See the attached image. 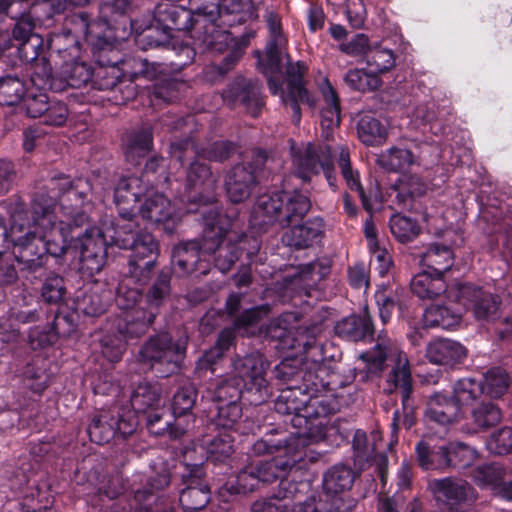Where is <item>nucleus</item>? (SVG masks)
<instances>
[{"label":"nucleus","instance_id":"nucleus-1","mask_svg":"<svg viewBox=\"0 0 512 512\" xmlns=\"http://www.w3.org/2000/svg\"><path fill=\"white\" fill-rule=\"evenodd\" d=\"M265 18L269 40L264 53L256 52L258 68L268 76L270 91L273 94L281 92L283 103L290 106L293 120L298 124L301 119L299 104L314 106V100L303 83L306 66L301 62H290L288 55L285 54L286 39L282 33L279 16L274 12H267Z\"/></svg>","mask_w":512,"mask_h":512},{"label":"nucleus","instance_id":"nucleus-2","mask_svg":"<svg viewBox=\"0 0 512 512\" xmlns=\"http://www.w3.org/2000/svg\"><path fill=\"white\" fill-rule=\"evenodd\" d=\"M291 151L295 175L304 182H309L312 176L323 172L329 185L333 188L336 187V177L332 154L333 152L337 153V163L348 187L358 192L366 210L371 209L369 200L359 182L358 173L353 171L351 167L350 154L346 147L332 148L327 143L308 142L298 147L293 146Z\"/></svg>","mask_w":512,"mask_h":512},{"label":"nucleus","instance_id":"nucleus-3","mask_svg":"<svg viewBox=\"0 0 512 512\" xmlns=\"http://www.w3.org/2000/svg\"><path fill=\"white\" fill-rule=\"evenodd\" d=\"M388 357L395 358V364L389 373L385 391L391 394L399 390L403 407V415H401L398 410L394 412L392 425L394 429H398L400 424L404 425L406 428H410L414 424V407L410 401L412 377L409 360L406 354L401 352L390 339H381L373 350L361 355L370 373L382 371Z\"/></svg>","mask_w":512,"mask_h":512},{"label":"nucleus","instance_id":"nucleus-4","mask_svg":"<svg viewBox=\"0 0 512 512\" xmlns=\"http://www.w3.org/2000/svg\"><path fill=\"white\" fill-rule=\"evenodd\" d=\"M106 233L112 244L132 250L129 273L137 281L144 283L155 267L158 254L157 243L153 236L138 229V223L131 218V214L125 208L120 209V218L110 223Z\"/></svg>","mask_w":512,"mask_h":512},{"label":"nucleus","instance_id":"nucleus-5","mask_svg":"<svg viewBox=\"0 0 512 512\" xmlns=\"http://www.w3.org/2000/svg\"><path fill=\"white\" fill-rule=\"evenodd\" d=\"M310 208V199L298 192L262 194L254 204L250 223L258 230H266L274 224L284 228L302 220Z\"/></svg>","mask_w":512,"mask_h":512},{"label":"nucleus","instance_id":"nucleus-6","mask_svg":"<svg viewBox=\"0 0 512 512\" xmlns=\"http://www.w3.org/2000/svg\"><path fill=\"white\" fill-rule=\"evenodd\" d=\"M11 225L8 237L13 243L12 253L16 261L28 270H36L43 265L45 245L39 231L33 227L24 203L20 200L11 202L8 207Z\"/></svg>","mask_w":512,"mask_h":512},{"label":"nucleus","instance_id":"nucleus-7","mask_svg":"<svg viewBox=\"0 0 512 512\" xmlns=\"http://www.w3.org/2000/svg\"><path fill=\"white\" fill-rule=\"evenodd\" d=\"M316 391L306 384L282 389L275 400V411L291 417L292 426H303L309 417L330 415L334 411L331 401L315 395Z\"/></svg>","mask_w":512,"mask_h":512},{"label":"nucleus","instance_id":"nucleus-8","mask_svg":"<svg viewBox=\"0 0 512 512\" xmlns=\"http://www.w3.org/2000/svg\"><path fill=\"white\" fill-rule=\"evenodd\" d=\"M54 197L38 195L32 202L33 227L39 231L45 245V254L60 256L65 253L67 243L73 238L71 225L63 220L56 221Z\"/></svg>","mask_w":512,"mask_h":512},{"label":"nucleus","instance_id":"nucleus-9","mask_svg":"<svg viewBox=\"0 0 512 512\" xmlns=\"http://www.w3.org/2000/svg\"><path fill=\"white\" fill-rule=\"evenodd\" d=\"M326 417H309L303 426H293L297 431L290 435L278 430L266 433L263 438L253 444L252 451L255 455L262 456L282 449H287L290 452L299 445L298 442L304 445L318 443L326 435Z\"/></svg>","mask_w":512,"mask_h":512},{"label":"nucleus","instance_id":"nucleus-10","mask_svg":"<svg viewBox=\"0 0 512 512\" xmlns=\"http://www.w3.org/2000/svg\"><path fill=\"white\" fill-rule=\"evenodd\" d=\"M254 32H249L236 40L230 32L219 29L215 24L205 26V35L202 42L213 52H227L221 65H211L206 68L205 76L210 81H216L224 77L243 55V50L248 46Z\"/></svg>","mask_w":512,"mask_h":512},{"label":"nucleus","instance_id":"nucleus-11","mask_svg":"<svg viewBox=\"0 0 512 512\" xmlns=\"http://www.w3.org/2000/svg\"><path fill=\"white\" fill-rule=\"evenodd\" d=\"M205 222L203 233V252L217 253L215 264L223 273L229 271L239 258V251L234 245L223 246V240L230 235V220L215 209L202 212Z\"/></svg>","mask_w":512,"mask_h":512},{"label":"nucleus","instance_id":"nucleus-12","mask_svg":"<svg viewBox=\"0 0 512 512\" xmlns=\"http://www.w3.org/2000/svg\"><path fill=\"white\" fill-rule=\"evenodd\" d=\"M142 295L136 288L121 286L116 296L117 306L125 311L123 323L118 331L125 339H134L144 335L153 323L156 313L139 306Z\"/></svg>","mask_w":512,"mask_h":512},{"label":"nucleus","instance_id":"nucleus-13","mask_svg":"<svg viewBox=\"0 0 512 512\" xmlns=\"http://www.w3.org/2000/svg\"><path fill=\"white\" fill-rule=\"evenodd\" d=\"M64 193L59 197V205L63 214L67 217L66 223L82 226L88 222L89 213L93 209V203L88 195L91 191L87 181L78 180L72 186L67 177L53 179L51 183Z\"/></svg>","mask_w":512,"mask_h":512},{"label":"nucleus","instance_id":"nucleus-14","mask_svg":"<svg viewBox=\"0 0 512 512\" xmlns=\"http://www.w3.org/2000/svg\"><path fill=\"white\" fill-rule=\"evenodd\" d=\"M186 351V341L174 342L167 333H162L149 340L141 347L139 361L148 365L151 369L155 365L167 366V370L159 371L163 375L173 373L178 369L179 364Z\"/></svg>","mask_w":512,"mask_h":512},{"label":"nucleus","instance_id":"nucleus-15","mask_svg":"<svg viewBox=\"0 0 512 512\" xmlns=\"http://www.w3.org/2000/svg\"><path fill=\"white\" fill-rule=\"evenodd\" d=\"M267 160V155L259 151L252 163L237 164L226 173L224 188L232 203H242L250 198L257 185V171Z\"/></svg>","mask_w":512,"mask_h":512},{"label":"nucleus","instance_id":"nucleus-16","mask_svg":"<svg viewBox=\"0 0 512 512\" xmlns=\"http://www.w3.org/2000/svg\"><path fill=\"white\" fill-rule=\"evenodd\" d=\"M266 368L267 364L260 354L247 355L234 362L236 376L233 378L242 381L247 393L255 396L251 401L256 404L266 401L271 395L265 378Z\"/></svg>","mask_w":512,"mask_h":512},{"label":"nucleus","instance_id":"nucleus-17","mask_svg":"<svg viewBox=\"0 0 512 512\" xmlns=\"http://www.w3.org/2000/svg\"><path fill=\"white\" fill-rule=\"evenodd\" d=\"M448 297L471 309L474 316L481 320L493 319L496 315L500 299L497 295L485 292L471 284H457L448 290Z\"/></svg>","mask_w":512,"mask_h":512},{"label":"nucleus","instance_id":"nucleus-18","mask_svg":"<svg viewBox=\"0 0 512 512\" xmlns=\"http://www.w3.org/2000/svg\"><path fill=\"white\" fill-rule=\"evenodd\" d=\"M189 452L184 454V465L186 472L183 474L184 480L188 483L187 488L180 494V504L184 511L195 512L206 507L210 501V489L203 481L204 470L202 462H188Z\"/></svg>","mask_w":512,"mask_h":512},{"label":"nucleus","instance_id":"nucleus-19","mask_svg":"<svg viewBox=\"0 0 512 512\" xmlns=\"http://www.w3.org/2000/svg\"><path fill=\"white\" fill-rule=\"evenodd\" d=\"M106 225L103 230L91 228L78 240L80 243V269L82 272L92 276L99 273L106 263V244L109 238L106 233Z\"/></svg>","mask_w":512,"mask_h":512},{"label":"nucleus","instance_id":"nucleus-20","mask_svg":"<svg viewBox=\"0 0 512 512\" xmlns=\"http://www.w3.org/2000/svg\"><path fill=\"white\" fill-rule=\"evenodd\" d=\"M428 489L437 502L447 506H458L460 504L472 503L477 499L474 488L465 480L446 477L434 479L428 483Z\"/></svg>","mask_w":512,"mask_h":512},{"label":"nucleus","instance_id":"nucleus-21","mask_svg":"<svg viewBox=\"0 0 512 512\" xmlns=\"http://www.w3.org/2000/svg\"><path fill=\"white\" fill-rule=\"evenodd\" d=\"M223 98L229 104H241L253 117L258 116L264 106L258 82L237 77L224 91Z\"/></svg>","mask_w":512,"mask_h":512},{"label":"nucleus","instance_id":"nucleus-22","mask_svg":"<svg viewBox=\"0 0 512 512\" xmlns=\"http://www.w3.org/2000/svg\"><path fill=\"white\" fill-rule=\"evenodd\" d=\"M191 150L196 156L208 159L210 161L223 162L228 160L236 153V146L228 141H220L211 144L208 148L197 150L194 142L189 139L172 142L170 145V154L179 162H183L186 152Z\"/></svg>","mask_w":512,"mask_h":512},{"label":"nucleus","instance_id":"nucleus-23","mask_svg":"<svg viewBox=\"0 0 512 512\" xmlns=\"http://www.w3.org/2000/svg\"><path fill=\"white\" fill-rule=\"evenodd\" d=\"M324 234V222L320 217H314L306 222L295 225L287 230L282 241L295 249H306L313 246Z\"/></svg>","mask_w":512,"mask_h":512},{"label":"nucleus","instance_id":"nucleus-24","mask_svg":"<svg viewBox=\"0 0 512 512\" xmlns=\"http://www.w3.org/2000/svg\"><path fill=\"white\" fill-rule=\"evenodd\" d=\"M461 416L459 405L452 398L439 392L429 396L425 411L427 421L449 425L457 422Z\"/></svg>","mask_w":512,"mask_h":512},{"label":"nucleus","instance_id":"nucleus-25","mask_svg":"<svg viewBox=\"0 0 512 512\" xmlns=\"http://www.w3.org/2000/svg\"><path fill=\"white\" fill-rule=\"evenodd\" d=\"M467 351L460 343L448 339L435 340L427 346L426 357L434 364L454 366L463 361Z\"/></svg>","mask_w":512,"mask_h":512},{"label":"nucleus","instance_id":"nucleus-26","mask_svg":"<svg viewBox=\"0 0 512 512\" xmlns=\"http://www.w3.org/2000/svg\"><path fill=\"white\" fill-rule=\"evenodd\" d=\"M144 192L145 187L141 178L137 176H130L120 179L116 185L114 195L115 202L118 206V212L120 213L121 208H125L126 211L131 214V218L135 219L133 210ZM117 218H120V214Z\"/></svg>","mask_w":512,"mask_h":512},{"label":"nucleus","instance_id":"nucleus-27","mask_svg":"<svg viewBox=\"0 0 512 512\" xmlns=\"http://www.w3.org/2000/svg\"><path fill=\"white\" fill-rule=\"evenodd\" d=\"M459 242L454 241L449 244H433L427 251L422 255V263L427 268L431 269L435 274L442 275L448 271L454 260V254L452 251L453 246L461 245L462 238L457 236Z\"/></svg>","mask_w":512,"mask_h":512},{"label":"nucleus","instance_id":"nucleus-28","mask_svg":"<svg viewBox=\"0 0 512 512\" xmlns=\"http://www.w3.org/2000/svg\"><path fill=\"white\" fill-rule=\"evenodd\" d=\"M216 184L209 165L198 160L193 161L186 171V188L198 194L213 190Z\"/></svg>","mask_w":512,"mask_h":512},{"label":"nucleus","instance_id":"nucleus-29","mask_svg":"<svg viewBox=\"0 0 512 512\" xmlns=\"http://www.w3.org/2000/svg\"><path fill=\"white\" fill-rule=\"evenodd\" d=\"M261 483L258 477V470L255 462L244 465L235 478L228 480L221 489V492H227L230 495L246 494L252 492Z\"/></svg>","mask_w":512,"mask_h":512},{"label":"nucleus","instance_id":"nucleus-30","mask_svg":"<svg viewBox=\"0 0 512 512\" xmlns=\"http://www.w3.org/2000/svg\"><path fill=\"white\" fill-rule=\"evenodd\" d=\"M410 285L411 291L421 299L434 300L447 291L442 275L432 276L427 271L416 275Z\"/></svg>","mask_w":512,"mask_h":512},{"label":"nucleus","instance_id":"nucleus-31","mask_svg":"<svg viewBox=\"0 0 512 512\" xmlns=\"http://www.w3.org/2000/svg\"><path fill=\"white\" fill-rule=\"evenodd\" d=\"M131 406L136 413H145L149 409H156L161 403V389L149 383H139L132 392Z\"/></svg>","mask_w":512,"mask_h":512},{"label":"nucleus","instance_id":"nucleus-32","mask_svg":"<svg viewBox=\"0 0 512 512\" xmlns=\"http://www.w3.org/2000/svg\"><path fill=\"white\" fill-rule=\"evenodd\" d=\"M335 332L347 340L358 341L373 332L372 322L366 313L363 316L352 315L338 322Z\"/></svg>","mask_w":512,"mask_h":512},{"label":"nucleus","instance_id":"nucleus-33","mask_svg":"<svg viewBox=\"0 0 512 512\" xmlns=\"http://www.w3.org/2000/svg\"><path fill=\"white\" fill-rule=\"evenodd\" d=\"M110 298L109 291L94 286L78 297L77 309L88 316H99L106 311Z\"/></svg>","mask_w":512,"mask_h":512},{"label":"nucleus","instance_id":"nucleus-34","mask_svg":"<svg viewBox=\"0 0 512 512\" xmlns=\"http://www.w3.org/2000/svg\"><path fill=\"white\" fill-rule=\"evenodd\" d=\"M203 251V243L189 241L174 248L172 255L173 264L182 274H189L195 271L200 260V252Z\"/></svg>","mask_w":512,"mask_h":512},{"label":"nucleus","instance_id":"nucleus-35","mask_svg":"<svg viewBox=\"0 0 512 512\" xmlns=\"http://www.w3.org/2000/svg\"><path fill=\"white\" fill-rule=\"evenodd\" d=\"M354 481V473L343 465H335L330 468L323 478V490L329 495H338L351 488Z\"/></svg>","mask_w":512,"mask_h":512},{"label":"nucleus","instance_id":"nucleus-36","mask_svg":"<svg viewBox=\"0 0 512 512\" xmlns=\"http://www.w3.org/2000/svg\"><path fill=\"white\" fill-rule=\"evenodd\" d=\"M173 213L170 201L162 194L150 196L140 208L142 218L152 223L166 222L171 219Z\"/></svg>","mask_w":512,"mask_h":512},{"label":"nucleus","instance_id":"nucleus-37","mask_svg":"<svg viewBox=\"0 0 512 512\" xmlns=\"http://www.w3.org/2000/svg\"><path fill=\"white\" fill-rule=\"evenodd\" d=\"M152 147V129L144 127L129 133L125 139V156L130 162H137L145 156Z\"/></svg>","mask_w":512,"mask_h":512},{"label":"nucleus","instance_id":"nucleus-38","mask_svg":"<svg viewBox=\"0 0 512 512\" xmlns=\"http://www.w3.org/2000/svg\"><path fill=\"white\" fill-rule=\"evenodd\" d=\"M461 315L451 308L432 304L425 309L423 314V323L425 327H441L443 329L452 328L460 323Z\"/></svg>","mask_w":512,"mask_h":512},{"label":"nucleus","instance_id":"nucleus-39","mask_svg":"<svg viewBox=\"0 0 512 512\" xmlns=\"http://www.w3.org/2000/svg\"><path fill=\"white\" fill-rule=\"evenodd\" d=\"M446 455L447 469H464L472 464L478 458L477 451L461 442L449 443L444 445Z\"/></svg>","mask_w":512,"mask_h":512},{"label":"nucleus","instance_id":"nucleus-40","mask_svg":"<svg viewBox=\"0 0 512 512\" xmlns=\"http://www.w3.org/2000/svg\"><path fill=\"white\" fill-rule=\"evenodd\" d=\"M295 460L285 458H274L270 461H257L255 465L258 470V477L261 483L270 484L277 479L283 478L293 468Z\"/></svg>","mask_w":512,"mask_h":512},{"label":"nucleus","instance_id":"nucleus-41","mask_svg":"<svg viewBox=\"0 0 512 512\" xmlns=\"http://www.w3.org/2000/svg\"><path fill=\"white\" fill-rule=\"evenodd\" d=\"M164 418V413L155 411L148 415L147 426L151 433L160 436L168 433L172 438L177 439L183 436L188 427H184L180 419H175L174 425L171 424L169 415Z\"/></svg>","mask_w":512,"mask_h":512},{"label":"nucleus","instance_id":"nucleus-42","mask_svg":"<svg viewBox=\"0 0 512 512\" xmlns=\"http://www.w3.org/2000/svg\"><path fill=\"white\" fill-rule=\"evenodd\" d=\"M418 465L424 470H446L447 462L444 446L431 450L424 441L419 442L415 448Z\"/></svg>","mask_w":512,"mask_h":512},{"label":"nucleus","instance_id":"nucleus-43","mask_svg":"<svg viewBox=\"0 0 512 512\" xmlns=\"http://www.w3.org/2000/svg\"><path fill=\"white\" fill-rule=\"evenodd\" d=\"M197 392L192 385L180 387L173 396L172 411L175 418L180 419L182 416L187 417L184 427L189 428L190 422H194L190 412L196 402Z\"/></svg>","mask_w":512,"mask_h":512},{"label":"nucleus","instance_id":"nucleus-44","mask_svg":"<svg viewBox=\"0 0 512 512\" xmlns=\"http://www.w3.org/2000/svg\"><path fill=\"white\" fill-rule=\"evenodd\" d=\"M28 89L18 76H5L0 79V104L13 106L20 103L28 94Z\"/></svg>","mask_w":512,"mask_h":512},{"label":"nucleus","instance_id":"nucleus-45","mask_svg":"<svg viewBox=\"0 0 512 512\" xmlns=\"http://www.w3.org/2000/svg\"><path fill=\"white\" fill-rule=\"evenodd\" d=\"M189 5L194 25L200 22L204 23V28L214 25L220 16V0H189Z\"/></svg>","mask_w":512,"mask_h":512},{"label":"nucleus","instance_id":"nucleus-46","mask_svg":"<svg viewBox=\"0 0 512 512\" xmlns=\"http://www.w3.org/2000/svg\"><path fill=\"white\" fill-rule=\"evenodd\" d=\"M359 139L366 145L381 143L386 137V129L371 115H363L357 125Z\"/></svg>","mask_w":512,"mask_h":512},{"label":"nucleus","instance_id":"nucleus-47","mask_svg":"<svg viewBox=\"0 0 512 512\" xmlns=\"http://www.w3.org/2000/svg\"><path fill=\"white\" fill-rule=\"evenodd\" d=\"M377 163L387 171L397 172L413 163V155L407 149L392 147L378 156Z\"/></svg>","mask_w":512,"mask_h":512},{"label":"nucleus","instance_id":"nucleus-48","mask_svg":"<svg viewBox=\"0 0 512 512\" xmlns=\"http://www.w3.org/2000/svg\"><path fill=\"white\" fill-rule=\"evenodd\" d=\"M481 384L483 393L492 398H499L506 393L510 385V377L504 369L493 367L484 374V382Z\"/></svg>","mask_w":512,"mask_h":512},{"label":"nucleus","instance_id":"nucleus-49","mask_svg":"<svg viewBox=\"0 0 512 512\" xmlns=\"http://www.w3.org/2000/svg\"><path fill=\"white\" fill-rule=\"evenodd\" d=\"M366 63L376 75L385 73L395 66V56L391 49L375 45L366 52Z\"/></svg>","mask_w":512,"mask_h":512},{"label":"nucleus","instance_id":"nucleus-50","mask_svg":"<svg viewBox=\"0 0 512 512\" xmlns=\"http://www.w3.org/2000/svg\"><path fill=\"white\" fill-rule=\"evenodd\" d=\"M346 84L353 90L360 92L374 91L378 89L382 81L374 72H366L363 69L349 70L345 76Z\"/></svg>","mask_w":512,"mask_h":512},{"label":"nucleus","instance_id":"nucleus-51","mask_svg":"<svg viewBox=\"0 0 512 512\" xmlns=\"http://www.w3.org/2000/svg\"><path fill=\"white\" fill-rule=\"evenodd\" d=\"M505 475L506 469L502 465L492 463L476 467L472 477L479 486L492 487L496 490Z\"/></svg>","mask_w":512,"mask_h":512},{"label":"nucleus","instance_id":"nucleus-52","mask_svg":"<svg viewBox=\"0 0 512 512\" xmlns=\"http://www.w3.org/2000/svg\"><path fill=\"white\" fill-rule=\"evenodd\" d=\"M474 424L481 429H488L501 421V410L492 402H481L471 411Z\"/></svg>","mask_w":512,"mask_h":512},{"label":"nucleus","instance_id":"nucleus-53","mask_svg":"<svg viewBox=\"0 0 512 512\" xmlns=\"http://www.w3.org/2000/svg\"><path fill=\"white\" fill-rule=\"evenodd\" d=\"M11 46L16 48L18 58L25 64L37 61V59L46 54L44 41L40 35L12 43Z\"/></svg>","mask_w":512,"mask_h":512},{"label":"nucleus","instance_id":"nucleus-54","mask_svg":"<svg viewBox=\"0 0 512 512\" xmlns=\"http://www.w3.org/2000/svg\"><path fill=\"white\" fill-rule=\"evenodd\" d=\"M242 381L237 378H229L219 383L214 392L212 399L218 404H234L238 403L243 393Z\"/></svg>","mask_w":512,"mask_h":512},{"label":"nucleus","instance_id":"nucleus-55","mask_svg":"<svg viewBox=\"0 0 512 512\" xmlns=\"http://www.w3.org/2000/svg\"><path fill=\"white\" fill-rule=\"evenodd\" d=\"M482 393L483 387L481 383L476 382L472 378H463L455 383L452 399L461 409L462 406L468 405Z\"/></svg>","mask_w":512,"mask_h":512},{"label":"nucleus","instance_id":"nucleus-56","mask_svg":"<svg viewBox=\"0 0 512 512\" xmlns=\"http://www.w3.org/2000/svg\"><path fill=\"white\" fill-rule=\"evenodd\" d=\"M30 65L31 83L37 90H49L53 88L52 67L46 54Z\"/></svg>","mask_w":512,"mask_h":512},{"label":"nucleus","instance_id":"nucleus-57","mask_svg":"<svg viewBox=\"0 0 512 512\" xmlns=\"http://www.w3.org/2000/svg\"><path fill=\"white\" fill-rule=\"evenodd\" d=\"M234 438L231 433L224 431L214 436L212 439L205 440L204 446L207 453L214 460L220 461L230 456L234 451Z\"/></svg>","mask_w":512,"mask_h":512},{"label":"nucleus","instance_id":"nucleus-58","mask_svg":"<svg viewBox=\"0 0 512 512\" xmlns=\"http://www.w3.org/2000/svg\"><path fill=\"white\" fill-rule=\"evenodd\" d=\"M397 190V200L406 206L413 198L424 195L426 184L418 176L408 175L400 180Z\"/></svg>","mask_w":512,"mask_h":512},{"label":"nucleus","instance_id":"nucleus-59","mask_svg":"<svg viewBox=\"0 0 512 512\" xmlns=\"http://www.w3.org/2000/svg\"><path fill=\"white\" fill-rule=\"evenodd\" d=\"M90 439L98 444H104L114 438L115 426L110 421V414L104 413L92 420L88 427Z\"/></svg>","mask_w":512,"mask_h":512},{"label":"nucleus","instance_id":"nucleus-60","mask_svg":"<svg viewBox=\"0 0 512 512\" xmlns=\"http://www.w3.org/2000/svg\"><path fill=\"white\" fill-rule=\"evenodd\" d=\"M392 234L402 243L408 242L419 233V226L409 217L395 214L390 219Z\"/></svg>","mask_w":512,"mask_h":512},{"label":"nucleus","instance_id":"nucleus-61","mask_svg":"<svg viewBox=\"0 0 512 512\" xmlns=\"http://www.w3.org/2000/svg\"><path fill=\"white\" fill-rule=\"evenodd\" d=\"M170 280L171 276L169 272L162 271L152 287L149 289L146 295V299L151 308H158L163 304V301L170 294ZM152 311V309H150Z\"/></svg>","mask_w":512,"mask_h":512},{"label":"nucleus","instance_id":"nucleus-62","mask_svg":"<svg viewBox=\"0 0 512 512\" xmlns=\"http://www.w3.org/2000/svg\"><path fill=\"white\" fill-rule=\"evenodd\" d=\"M131 67L134 77H143L150 81L167 74L169 71L166 64L150 62L145 58H134L131 62Z\"/></svg>","mask_w":512,"mask_h":512},{"label":"nucleus","instance_id":"nucleus-63","mask_svg":"<svg viewBox=\"0 0 512 512\" xmlns=\"http://www.w3.org/2000/svg\"><path fill=\"white\" fill-rule=\"evenodd\" d=\"M488 450L495 455H507L512 452V428L503 427L492 433L487 440Z\"/></svg>","mask_w":512,"mask_h":512},{"label":"nucleus","instance_id":"nucleus-64","mask_svg":"<svg viewBox=\"0 0 512 512\" xmlns=\"http://www.w3.org/2000/svg\"><path fill=\"white\" fill-rule=\"evenodd\" d=\"M110 421L115 426V434L122 437L132 435L138 425L136 412L134 410L122 409L117 415H110Z\"/></svg>","mask_w":512,"mask_h":512}]
</instances>
